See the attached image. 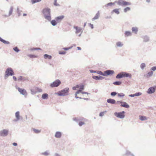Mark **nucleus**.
<instances>
[{
    "instance_id": "1",
    "label": "nucleus",
    "mask_w": 156,
    "mask_h": 156,
    "mask_svg": "<svg viewBox=\"0 0 156 156\" xmlns=\"http://www.w3.org/2000/svg\"><path fill=\"white\" fill-rule=\"evenodd\" d=\"M43 13L44 18L51 21V23L53 26H55L57 24V21L55 20H51V10L49 8H46L43 10Z\"/></svg>"
},
{
    "instance_id": "2",
    "label": "nucleus",
    "mask_w": 156,
    "mask_h": 156,
    "mask_svg": "<svg viewBox=\"0 0 156 156\" xmlns=\"http://www.w3.org/2000/svg\"><path fill=\"white\" fill-rule=\"evenodd\" d=\"M126 77H129L131 79L132 78V75L126 72H122L118 73L116 76V79H121Z\"/></svg>"
},
{
    "instance_id": "3",
    "label": "nucleus",
    "mask_w": 156,
    "mask_h": 156,
    "mask_svg": "<svg viewBox=\"0 0 156 156\" xmlns=\"http://www.w3.org/2000/svg\"><path fill=\"white\" fill-rule=\"evenodd\" d=\"M69 89L68 87L65 88L58 93V95L60 96H64L68 95Z\"/></svg>"
},
{
    "instance_id": "4",
    "label": "nucleus",
    "mask_w": 156,
    "mask_h": 156,
    "mask_svg": "<svg viewBox=\"0 0 156 156\" xmlns=\"http://www.w3.org/2000/svg\"><path fill=\"white\" fill-rule=\"evenodd\" d=\"M15 74V73L12 68L10 67L8 68L6 70L5 75V77L6 78L10 76H12Z\"/></svg>"
},
{
    "instance_id": "5",
    "label": "nucleus",
    "mask_w": 156,
    "mask_h": 156,
    "mask_svg": "<svg viewBox=\"0 0 156 156\" xmlns=\"http://www.w3.org/2000/svg\"><path fill=\"white\" fill-rule=\"evenodd\" d=\"M117 3L118 5L122 6L129 5H131L130 2L124 1L123 0H119L117 2Z\"/></svg>"
},
{
    "instance_id": "6",
    "label": "nucleus",
    "mask_w": 156,
    "mask_h": 156,
    "mask_svg": "<svg viewBox=\"0 0 156 156\" xmlns=\"http://www.w3.org/2000/svg\"><path fill=\"white\" fill-rule=\"evenodd\" d=\"M61 83L60 80L57 79L55 81L51 83L50 85V87H57Z\"/></svg>"
},
{
    "instance_id": "7",
    "label": "nucleus",
    "mask_w": 156,
    "mask_h": 156,
    "mask_svg": "<svg viewBox=\"0 0 156 156\" xmlns=\"http://www.w3.org/2000/svg\"><path fill=\"white\" fill-rule=\"evenodd\" d=\"M125 112L124 111L120 112H115L114 113V115L117 117L121 119H123L125 117Z\"/></svg>"
},
{
    "instance_id": "8",
    "label": "nucleus",
    "mask_w": 156,
    "mask_h": 156,
    "mask_svg": "<svg viewBox=\"0 0 156 156\" xmlns=\"http://www.w3.org/2000/svg\"><path fill=\"white\" fill-rule=\"evenodd\" d=\"M9 131L6 129L0 131V136H6L8 134Z\"/></svg>"
},
{
    "instance_id": "9",
    "label": "nucleus",
    "mask_w": 156,
    "mask_h": 156,
    "mask_svg": "<svg viewBox=\"0 0 156 156\" xmlns=\"http://www.w3.org/2000/svg\"><path fill=\"white\" fill-rule=\"evenodd\" d=\"M114 73V70H108L104 71V76H108L112 75Z\"/></svg>"
},
{
    "instance_id": "10",
    "label": "nucleus",
    "mask_w": 156,
    "mask_h": 156,
    "mask_svg": "<svg viewBox=\"0 0 156 156\" xmlns=\"http://www.w3.org/2000/svg\"><path fill=\"white\" fill-rule=\"evenodd\" d=\"M26 80H29V78L28 77L20 76L18 77V81L24 82Z\"/></svg>"
},
{
    "instance_id": "11",
    "label": "nucleus",
    "mask_w": 156,
    "mask_h": 156,
    "mask_svg": "<svg viewBox=\"0 0 156 156\" xmlns=\"http://www.w3.org/2000/svg\"><path fill=\"white\" fill-rule=\"evenodd\" d=\"M18 90L20 93L22 94L25 96L27 95V91L24 89L18 87Z\"/></svg>"
},
{
    "instance_id": "12",
    "label": "nucleus",
    "mask_w": 156,
    "mask_h": 156,
    "mask_svg": "<svg viewBox=\"0 0 156 156\" xmlns=\"http://www.w3.org/2000/svg\"><path fill=\"white\" fill-rule=\"evenodd\" d=\"M155 90V88L154 87H151L149 88L147 92L148 94H152L154 92Z\"/></svg>"
},
{
    "instance_id": "13",
    "label": "nucleus",
    "mask_w": 156,
    "mask_h": 156,
    "mask_svg": "<svg viewBox=\"0 0 156 156\" xmlns=\"http://www.w3.org/2000/svg\"><path fill=\"white\" fill-rule=\"evenodd\" d=\"M92 78L96 80H102L105 78L104 77H103L101 76H92Z\"/></svg>"
},
{
    "instance_id": "14",
    "label": "nucleus",
    "mask_w": 156,
    "mask_h": 156,
    "mask_svg": "<svg viewBox=\"0 0 156 156\" xmlns=\"http://www.w3.org/2000/svg\"><path fill=\"white\" fill-rule=\"evenodd\" d=\"M73 28L76 30V31L75 32V33L76 34H78L81 31L82 32V28L80 27H79L77 26H74L73 27Z\"/></svg>"
},
{
    "instance_id": "15",
    "label": "nucleus",
    "mask_w": 156,
    "mask_h": 156,
    "mask_svg": "<svg viewBox=\"0 0 156 156\" xmlns=\"http://www.w3.org/2000/svg\"><path fill=\"white\" fill-rule=\"evenodd\" d=\"M64 18V16L62 15L55 17V20H56L57 22H59L61 21Z\"/></svg>"
},
{
    "instance_id": "16",
    "label": "nucleus",
    "mask_w": 156,
    "mask_h": 156,
    "mask_svg": "<svg viewBox=\"0 0 156 156\" xmlns=\"http://www.w3.org/2000/svg\"><path fill=\"white\" fill-rule=\"evenodd\" d=\"M120 106L122 107H123L127 108H128L129 107V105L126 102L124 101H122V103H121V104L120 105Z\"/></svg>"
},
{
    "instance_id": "17",
    "label": "nucleus",
    "mask_w": 156,
    "mask_h": 156,
    "mask_svg": "<svg viewBox=\"0 0 156 156\" xmlns=\"http://www.w3.org/2000/svg\"><path fill=\"white\" fill-rule=\"evenodd\" d=\"M107 102L110 104H116V101L115 99L109 98L107 100Z\"/></svg>"
},
{
    "instance_id": "18",
    "label": "nucleus",
    "mask_w": 156,
    "mask_h": 156,
    "mask_svg": "<svg viewBox=\"0 0 156 156\" xmlns=\"http://www.w3.org/2000/svg\"><path fill=\"white\" fill-rule=\"evenodd\" d=\"M15 116L16 119L14 120V121H16L20 119V112L19 111H17L16 112Z\"/></svg>"
},
{
    "instance_id": "19",
    "label": "nucleus",
    "mask_w": 156,
    "mask_h": 156,
    "mask_svg": "<svg viewBox=\"0 0 156 156\" xmlns=\"http://www.w3.org/2000/svg\"><path fill=\"white\" fill-rule=\"evenodd\" d=\"M55 137L57 138H60L62 136V133L59 131L56 132L55 134Z\"/></svg>"
},
{
    "instance_id": "20",
    "label": "nucleus",
    "mask_w": 156,
    "mask_h": 156,
    "mask_svg": "<svg viewBox=\"0 0 156 156\" xmlns=\"http://www.w3.org/2000/svg\"><path fill=\"white\" fill-rule=\"evenodd\" d=\"M142 38L144 39V41L147 42L149 41V37L147 35L142 36Z\"/></svg>"
},
{
    "instance_id": "21",
    "label": "nucleus",
    "mask_w": 156,
    "mask_h": 156,
    "mask_svg": "<svg viewBox=\"0 0 156 156\" xmlns=\"http://www.w3.org/2000/svg\"><path fill=\"white\" fill-rule=\"evenodd\" d=\"M113 13H115L117 15H119L120 14V12L119 11V9H115L113 10L111 12V13L112 14Z\"/></svg>"
},
{
    "instance_id": "22",
    "label": "nucleus",
    "mask_w": 156,
    "mask_h": 156,
    "mask_svg": "<svg viewBox=\"0 0 156 156\" xmlns=\"http://www.w3.org/2000/svg\"><path fill=\"white\" fill-rule=\"evenodd\" d=\"M133 33L136 34H137L138 31V28L137 27H132L131 29Z\"/></svg>"
},
{
    "instance_id": "23",
    "label": "nucleus",
    "mask_w": 156,
    "mask_h": 156,
    "mask_svg": "<svg viewBox=\"0 0 156 156\" xmlns=\"http://www.w3.org/2000/svg\"><path fill=\"white\" fill-rule=\"evenodd\" d=\"M0 41L5 44H10V42L9 41H6L5 40L3 39L0 37Z\"/></svg>"
},
{
    "instance_id": "24",
    "label": "nucleus",
    "mask_w": 156,
    "mask_h": 156,
    "mask_svg": "<svg viewBox=\"0 0 156 156\" xmlns=\"http://www.w3.org/2000/svg\"><path fill=\"white\" fill-rule=\"evenodd\" d=\"M125 37H128L132 35V33L130 31H126L124 33Z\"/></svg>"
},
{
    "instance_id": "25",
    "label": "nucleus",
    "mask_w": 156,
    "mask_h": 156,
    "mask_svg": "<svg viewBox=\"0 0 156 156\" xmlns=\"http://www.w3.org/2000/svg\"><path fill=\"white\" fill-rule=\"evenodd\" d=\"M48 95L47 93H44L42 95V98L43 99H46L48 98Z\"/></svg>"
},
{
    "instance_id": "26",
    "label": "nucleus",
    "mask_w": 156,
    "mask_h": 156,
    "mask_svg": "<svg viewBox=\"0 0 156 156\" xmlns=\"http://www.w3.org/2000/svg\"><path fill=\"white\" fill-rule=\"evenodd\" d=\"M44 58L47 59L48 58L49 59H51L52 58L51 56L50 55H48L47 54H45L44 55Z\"/></svg>"
},
{
    "instance_id": "27",
    "label": "nucleus",
    "mask_w": 156,
    "mask_h": 156,
    "mask_svg": "<svg viewBox=\"0 0 156 156\" xmlns=\"http://www.w3.org/2000/svg\"><path fill=\"white\" fill-rule=\"evenodd\" d=\"M99 11H98V12L96 14L94 17L92 19V20H93L97 19L99 18Z\"/></svg>"
},
{
    "instance_id": "28",
    "label": "nucleus",
    "mask_w": 156,
    "mask_h": 156,
    "mask_svg": "<svg viewBox=\"0 0 156 156\" xmlns=\"http://www.w3.org/2000/svg\"><path fill=\"white\" fill-rule=\"evenodd\" d=\"M122 83V82L120 81H116L114 82L113 84L115 85L119 86Z\"/></svg>"
},
{
    "instance_id": "29",
    "label": "nucleus",
    "mask_w": 156,
    "mask_h": 156,
    "mask_svg": "<svg viewBox=\"0 0 156 156\" xmlns=\"http://www.w3.org/2000/svg\"><path fill=\"white\" fill-rule=\"evenodd\" d=\"M13 6H12L10 7V10L9 11V16H10L12 14V13L13 12Z\"/></svg>"
},
{
    "instance_id": "30",
    "label": "nucleus",
    "mask_w": 156,
    "mask_h": 156,
    "mask_svg": "<svg viewBox=\"0 0 156 156\" xmlns=\"http://www.w3.org/2000/svg\"><path fill=\"white\" fill-rule=\"evenodd\" d=\"M116 45L118 47H122L123 45V44L120 41L117 42Z\"/></svg>"
},
{
    "instance_id": "31",
    "label": "nucleus",
    "mask_w": 156,
    "mask_h": 156,
    "mask_svg": "<svg viewBox=\"0 0 156 156\" xmlns=\"http://www.w3.org/2000/svg\"><path fill=\"white\" fill-rule=\"evenodd\" d=\"M146 65L145 63H142L140 66V68L142 69L143 70L144 68L146 67Z\"/></svg>"
},
{
    "instance_id": "32",
    "label": "nucleus",
    "mask_w": 156,
    "mask_h": 156,
    "mask_svg": "<svg viewBox=\"0 0 156 156\" xmlns=\"http://www.w3.org/2000/svg\"><path fill=\"white\" fill-rule=\"evenodd\" d=\"M100 75L101 76H104V72L103 73L102 72L100 71H97L96 73Z\"/></svg>"
},
{
    "instance_id": "33",
    "label": "nucleus",
    "mask_w": 156,
    "mask_h": 156,
    "mask_svg": "<svg viewBox=\"0 0 156 156\" xmlns=\"http://www.w3.org/2000/svg\"><path fill=\"white\" fill-rule=\"evenodd\" d=\"M140 119L142 121H144L146 119H147L145 116L141 115L140 116Z\"/></svg>"
},
{
    "instance_id": "34",
    "label": "nucleus",
    "mask_w": 156,
    "mask_h": 156,
    "mask_svg": "<svg viewBox=\"0 0 156 156\" xmlns=\"http://www.w3.org/2000/svg\"><path fill=\"white\" fill-rule=\"evenodd\" d=\"M21 12H22V11L20 10L19 9V8L18 7L17 9V14H18V16H20L21 15Z\"/></svg>"
},
{
    "instance_id": "35",
    "label": "nucleus",
    "mask_w": 156,
    "mask_h": 156,
    "mask_svg": "<svg viewBox=\"0 0 156 156\" xmlns=\"http://www.w3.org/2000/svg\"><path fill=\"white\" fill-rule=\"evenodd\" d=\"M114 3L111 2L107 3V4L105 5V7H107L108 6H112V5H114Z\"/></svg>"
},
{
    "instance_id": "36",
    "label": "nucleus",
    "mask_w": 156,
    "mask_h": 156,
    "mask_svg": "<svg viewBox=\"0 0 156 156\" xmlns=\"http://www.w3.org/2000/svg\"><path fill=\"white\" fill-rule=\"evenodd\" d=\"M41 0H31V2L32 4H34L36 3L39 2Z\"/></svg>"
},
{
    "instance_id": "37",
    "label": "nucleus",
    "mask_w": 156,
    "mask_h": 156,
    "mask_svg": "<svg viewBox=\"0 0 156 156\" xmlns=\"http://www.w3.org/2000/svg\"><path fill=\"white\" fill-rule=\"evenodd\" d=\"M84 85L82 84L80 86L79 90H80L81 91H82L84 90Z\"/></svg>"
},
{
    "instance_id": "38",
    "label": "nucleus",
    "mask_w": 156,
    "mask_h": 156,
    "mask_svg": "<svg viewBox=\"0 0 156 156\" xmlns=\"http://www.w3.org/2000/svg\"><path fill=\"white\" fill-rule=\"evenodd\" d=\"M130 8L129 7H127L124 9V12H126L127 11H130Z\"/></svg>"
},
{
    "instance_id": "39",
    "label": "nucleus",
    "mask_w": 156,
    "mask_h": 156,
    "mask_svg": "<svg viewBox=\"0 0 156 156\" xmlns=\"http://www.w3.org/2000/svg\"><path fill=\"white\" fill-rule=\"evenodd\" d=\"M126 154L129 156H134L133 154L129 151H127L126 152Z\"/></svg>"
},
{
    "instance_id": "40",
    "label": "nucleus",
    "mask_w": 156,
    "mask_h": 156,
    "mask_svg": "<svg viewBox=\"0 0 156 156\" xmlns=\"http://www.w3.org/2000/svg\"><path fill=\"white\" fill-rule=\"evenodd\" d=\"M13 50L16 52H18L20 51V49L17 47H15L13 48Z\"/></svg>"
},
{
    "instance_id": "41",
    "label": "nucleus",
    "mask_w": 156,
    "mask_h": 156,
    "mask_svg": "<svg viewBox=\"0 0 156 156\" xmlns=\"http://www.w3.org/2000/svg\"><path fill=\"white\" fill-rule=\"evenodd\" d=\"M41 154L44 156H47L49 155V153H48V151H46L44 152L41 153Z\"/></svg>"
},
{
    "instance_id": "42",
    "label": "nucleus",
    "mask_w": 156,
    "mask_h": 156,
    "mask_svg": "<svg viewBox=\"0 0 156 156\" xmlns=\"http://www.w3.org/2000/svg\"><path fill=\"white\" fill-rule=\"evenodd\" d=\"M118 96L119 97H123L125 96V94L122 93L118 94Z\"/></svg>"
},
{
    "instance_id": "43",
    "label": "nucleus",
    "mask_w": 156,
    "mask_h": 156,
    "mask_svg": "<svg viewBox=\"0 0 156 156\" xmlns=\"http://www.w3.org/2000/svg\"><path fill=\"white\" fill-rule=\"evenodd\" d=\"M27 56L28 57H30V58H36L37 57L36 55H32V54H29L27 55Z\"/></svg>"
},
{
    "instance_id": "44",
    "label": "nucleus",
    "mask_w": 156,
    "mask_h": 156,
    "mask_svg": "<svg viewBox=\"0 0 156 156\" xmlns=\"http://www.w3.org/2000/svg\"><path fill=\"white\" fill-rule=\"evenodd\" d=\"M54 5L55 6H60V5L59 4L57 3V0H54Z\"/></svg>"
},
{
    "instance_id": "45",
    "label": "nucleus",
    "mask_w": 156,
    "mask_h": 156,
    "mask_svg": "<svg viewBox=\"0 0 156 156\" xmlns=\"http://www.w3.org/2000/svg\"><path fill=\"white\" fill-rule=\"evenodd\" d=\"M117 93L116 92H115V91H114V92H112L111 93V95L112 96H115L117 94Z\"/></svg>"
},
{
    "instance_id": "46",
    "label": "nucleus",
    "mask_w": 156,
    "mask_h": 156,
    "mask_svg": "<svg viewBox=\"0 0 156 156\" xmlns=\"http://www.w3.org/2000/svg\"><path fill=\"white\" fill-rule=\"evenodd\" d=\"M134 94L135 96H139L141 95L142 94V93L140 92H137Z\"/></svg>"
},
{
    "instance_id": "47",
    "label": "nucleus",
    "mask_w": 156,
    "mask_h": 156,
    "mask_svg": "<svg viewBox=\"0 0 156 156\" xmlns=\"http://www.w3.org/2000/svg\"><path fill=\"white\" fill-rule=\"evenodd\" d=\"M73 120L77 122H78L80 121V119L78 118H73Z\"/></svg>"
},
{
    "instance_id": "48",
    "label": "nucleus",
    "mask_w": 156,
    "mask_h": 156,
    "mask_svg": "<svg viewBox=\"0 0 156 156\" xmlns=\"http://www.w3.org/2000/svg\"><path fill=\"white\" fill-rule=\"evenodd\" d=\"M33 131L34 132V133H38L40 132V130L38 129H33Z\"/></svg>"
},
{
    "instance_id": "49",
    "label": "nucleus",
    "mask_w": 156,
    "mask_h": 156,
    "mask_svg": "<svg viewBox=\"0 0 156 156\" xmlns=\"http://www.w3.org/2000/svg\"><path fill=\"white\" fill-rule=\"evenodd\" d=\"M106 112V111L101 112L99 114V116L101 117L103 116L104 115L105 112Z\"/></svg>"
},
{
    "instance_id": "50",
    "label": "nucleus",
    "mask_w": 156,
    "mask_h": 156,
    "mask_svg": "<svg viewBox=\"0 0 156 156\" xmlns=\"http://www.w3.org/2000/svg\"><path fill=\"white\" fill-rule=\"evenodd\" d=\"M72 47H73L72 46H71V47H70L68 48H63V49H64V50H66V51H67L69 49L72 48Z\"/></svg>"
},
{
    "instance_id": "51",
    "label": "nucleus",
    "mask_w": 156,
    "mask_h": 156,
    "mask_svg": "<svg viewBox=\"0 0 156 156\" xmlns=\"http://www.w3.org/2000/svg\"><path fill=\"white\" fill-rule=\"evenodd\" d=\"M66 53V52L64 51H59V54L60 55H65Z\"/></svg>"
},
{
    "instance_id": "52",
    "label": "nucleus",
    "mask_w": 156,
    "mask_h": 156,
    "mask_svg": "<svg viewBox=\"0 0 156 156\" xmlns=\"http://www.w3.org/2000/svg\"><path fill=\"white\" fill-rule=\"evenodd\" d=\"M84 124V122H79V125L80 126H82L83 124Z\"/></svg>"
},
{
    "instance_id": "53",
    "label": "nucleus",
    "mask_w": 156,
    "mask_h": 156,
    "mask_svg": "<svg viewBox=\"0 0 156 156\" xmlns=\"http://www.w3.org/2000/svg\"><path fill=\"white\" fill-rule=\"evenodd\" d=\"M36 88L37 90V92H41L42 91V90L41 89L38 87Z\"/></svg>"
},
{
    "instance_id": "54",
    "label": "nucleus",
    "mask_w": 156,
    "mask_h": 156,
    "mask_svg": "<svg viewBox=\"0 0 156 156\" xmlns=\"http://www.w3.org/2000/svg\"><path fill=\"white\" fill-rule=\"evenodd\" d=\"M82 91H81V90L79 89L75 93L76 94H78L80 93H82Z\"/></svg>"
},
{
    "instance_id": "55",
    "label": "nucleus",
    "mask_w": 156,
    "mask_h": 156,
    "mask_svg": "<svg viewBox=\"0 0 156 156\" xmlns=\"http://www.w3.org/2000/svg\"><path fill=\"white\" fill-rule=\"evenodd\" d=\"M151 70L153 71H155L156 70V66H153L151 68Z\"/></svg>"
},
{
    "instance_id": "56",
    "label": "nucleus",
    "mask_w": 156,
    "mask_h": 156,
    "mask_svg": "<svg viewBox=\"0 0 156 156\" xmlns=\"http://www.w3.org/2000/svg\"><path fill=\"white\" fill-rule=\"evenodd\" d=\"M89 71L90 73H96L97 71L93 70L91 69L89 70Z\"/></svg>"
},
{
    "instance_id": "57",
    "label": "nucleus",
    "mask_w": 156,
    "mask_h": 156,
    "mask_svg": "<svg viewBox=\"0 0 156 156\" xmlns=\"http://www.w3.org/2000/svg\"><path fill=\"white\" fill-rule=\"evenodd\" d=\"M148 74L150 76H151L153 74V72L152 71L149 72L148 73Z\"/></svg>"
},
{
    "instance_id": "58",
    "label": "nucleus",
    "mask_w": 156,
    "mask_h": 156,
    "mask_svg": "<svg viewBox=\"0 0 156 156\" xmlns=\"http://www.w3.org/2000/svg\"><path fill=\"white\" fill-rule=\"evenodd\" d=\"M31 94H35L36 93V92H37L34 91V90H31Z\"/></svg>"
},
{
    "instance_id": "59",
    "label": "nucleus",
    "mask_w": 156,
    "mask_h": 156,
    "mask_svg": "<svg viewBox=\"0 0 156 156\" xmlns=\"http://www.w3.org/2000/svg\"><path fill=\"white\" fill-rule=\"evenodd\" d=\"M89 26L91 27V28L92 29H93L94 28V26H93V24H91L90 23H89Z\"/></svg>"
},
{
    "instance_id": "60",
    "label": "nucleus",
    "mask_w": 156,
    "mask_h": 156,
    "mask_svg": "<svg viewBox=\"0 0 156 156\" xmlns=\"http://www.w3.org/2000/svg\"><path fill=\"white\" fill-rule=\"evenodd\" d=\"M77 94H76V93L75 94V98H79L80 99H82V98L79 97H78V96H77Z\"/></svg>"
},
{
    "instance_id": "61",
    "label": "nucleus",
    "mask_w": 156,
    "mask_h": 156,
    "mask_svg": "<svg viewBox=\"0 0 156 156\" xmlns=\"http://www.w3.org/2000/svg\"><path fill=\"white\" fill-rule=\"evenodd\" d=\"M82 94H90V93H88L87 92H86L85 91H82Z\"/></svg>"
},
{
    "instance_id": "62",
    "label": "nucleus",
    "mask_w": 156,
    "mask_h": 156,
    "mask_svg": "<svg viewBox=\"0 0 156 156\" xmlns=\"http://www.w3.org/2000/svg\"><path fill=\"white\" fill-rule=\"evenodd\" d=\"M122 101H117L116 102V104H121L122 103Z\"/></svg>"
},
{
    "instance_id": "63",
    "label": "nucleus",
    "mask_w": 156,
    "mask_h": 156,
    "mask_svg": "<svg viewBox=\"0 0 156 156\" xmlns=\"http://www.w3.org/2000/svg\"><path fill=\"white\" fill-rule=\"evenodd\" d=\"M129 96L130 97H133L135 96V94H129Z\"/></svg>"
},
{
    "instance_id": "64",
    "label": "nucleus",
    "mask_w": 156,
    "mask_h": 156,
    "mask_svg": "<svg viewBox=\"0 0 156 156\" xmlns=\"http://www.w3.org/2000/svg\"><path fill=\"white\" fill-rule=\"evenodd\" d=\"M54 156H62L60 155L59 154L57 153H55L54 154Z\"/></svg>"
}]
</instances>
